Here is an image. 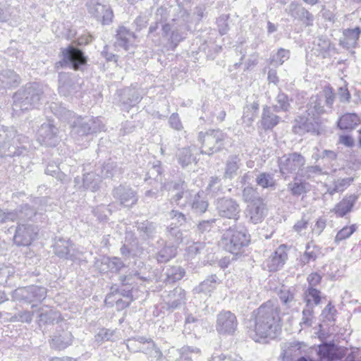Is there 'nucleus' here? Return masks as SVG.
I'll use <instances>...</instances> for the list:
<instances>
[{
  "instance_id": "nucleus-55",
  "label": "nucleus",
  "mask_w": 361,
  "mask_h": 361,
  "mask_svg": "<svg viewBox=\"0 0 361 361\" xmlns=\"http://www.w3.org/2000/svg\"><path fill=\"white\" fill-rule=\"evenodd\" d=\"M242 199L243 202L247 203V204L264 200L263 198L259 196L257 188L252 186H247L243 188L242 191Z\"/></svg>"
},
{
  "instance_id": "nucleus-62",
  "label": "nucleus",
  "mask_w": 361,
  "mask_h": 361,
  "mask_svg": "<svg viewBox=\"0 0 361 361\" xmlns=\"http://www.w3.org/2000/svg\"><path fill=\"white\" fill-rule=\"evenodd\" d=\"M356 228L355 224L343 227L337 233L334 239L335 243L338 244L341 241L348 238L356 231Z\"/></svg>"
},
{
  "instance_id": "nucleus-14",
  "label": "nucleus",
  "mask_w": 361,
  "mask_h": 361,
  "mask_svg": "<svg viewBox=\"0 0 361 361\" xmlns=\"http://www.w3.org/2000/svg\"><path fill=\"white\" fill-rule=\"evenodd\" d=\"M111 195L115 201L123 207H132L138 201L137 190L126 183L115 186L112 189Z\"/></svg>"
},
{
  "instance_id": "nucleus-20",
  "label": "nucleus",
  "mask_w": 361,
  "mask_h": 361,
  "mask_svg": "<svg viewBox=\"0 0 361 361\" xmlns=\"http://www.w3.org/2000/svg\"><path fill=\"white\" fill-rule=\"evenodd\" d=\"M58 128L52 123L47 122L41 125L37 132V141L47 147H55L59 141Z\"/></svg>"
},
{
  "instance_id": "nucleus-46",
  "label": "nucleus",
  "mask_w": 361,
  "mask_h": 361,
  "mask_svg": "<svg viewBox=\"0 0 361 361\" xmlns=\"http://www.w3.org/2000/svg\"><path fill=\"white\" fill-rule=\"evenodd\" d=\"M293 101L291 98H289L288 94L281 91H279L275 98L276 104L271 107L275 113L280 112H289L291 109L290 102Z\"/></svg>"
},
{
  "instance_id": "nucleus-34",
  "label": "nucleus",
  "mask_w": 361,
  "mask_h": 361,
  "mask_svg": "<svg viewBox=\"0 0 361 361\" xmlns=\"http://www.w3.org/2000/svg\"><path fill=\"white\" fill-rule=\"evenodd\" d=\"M21 83L20 76L14 71L7 69L0 73V91L15 88Z\"/></svg>"
},
{
  "instance_id": "nucleus-30",
  "label": "nucleus",
  "mask_w": 361,
  "mask_h": 361,
  "mask_svg": "<svg viewBox=\"0 0 361 361\" xmlns=\"http://www.w3.org/2000/svg\"><path fill=\"white\" fill-rule=\"evenodd\" d=\"M136 276L140 280L143 281H146L149 280V277L145 276L141 274V272L138 271H132L129 275L128 276H122L120 277V280L121 281L122 286L118 289V293L121 294L122 296L128 298V302H123V306L128 307L133 300V294L132 290L130 287H126L129 284L128 281L131 276Z\"/></svg>"
},
{
  "instance_id": "nucleus-37",
  "label": "nucleus",
  "mask_w": 361,
  "mask_h": 361,
  "mask_svg": "<svg viewBox=\"0 0 361 361\" xmlns=\"http://www.w3.org/2000/svg\"><path fill=\"white\" fill-rule=\"evenodd\" d=\"M72 245L73 243L70 240L59 238L54 245V252L59 258L73 259V255L71 253Z\"/></svg>"
},
{
  "instance_id": "nucleus-5",
  "label": "nucleus",
  "mask_w": 361,
  "mask_h": 361,
  "mask_svg": "<svg viewBox=\"0 0 361 361\" xmlns=\"http://www.w3.org/2000/svg\"><path fill=\"white\" fill-rule=\"evenodd\" d=\"M335 94L331 87L325 88L322 92L312 95L306 105L307 116L320 120V116L332 111Z\"/></svg>"
},
{
  "instance_id": "nucleus-1",
  "label": "nucleus",
  "mask_w": 361,
  "mask_h": 361,
  "mask_svg": "<svg viewBox=\"0 0 361 361\" xmlns=\"http://www.w3.org/2000/svg\"><path fill=\"white\" fill-rule=\"evenodd\" d=\"M280 313L279 305L272 300L262 303L252 312L250 322L253 323L252 338L256 342H260V339L273 340L280 335L282 328Z\"/></svg>"
},
{
  "instance_id": "nucleus-45",
  "label": "nucleus",
  "mask_w": 361,
  "mask_h": 361,
  "mask_svg": "<svg viewBox=\"0 0 361 361\" xmlns=\"http://www.w3.org/2000/svg\"><path fill=\"white\" fill-rule=\"evenodd\" d=\"M360 118L355 113L343 114L337 122L338 127L342 130H353L360 123Z\"/></svg>"
},
{
  "instance_id": "nucleus-23",
  "label": "nucleus",
  "mask_w": 361,
  "mask_h": 361,
  "mask_svg": "<svg viewBox=\"0 0 361 361\" xmlns=\"http://www.w3.org/2000/svg\"><path fill=\"white\" fill-rule=\"evenodd\" d=\"M183 201L188 202V207H190L192 213L197 215L205 213L209 207L207 198L203 191L196 193L191 191V196Z\"/></svg>"
},
{
  "instance_id": "nucleus-15",
  "label": "nucleus",
  "mask_w": 361,
  "mask_h": 361,
  "mask_svg": "<svg viewBox=\"0 0 361 361\" xmlns=\"http://www.w3.org/2000/svg\"><path fill=\"white\" fill-rule=\"evenodd\" d=\"M38 233L37 226L20 223L16 228L13 242L17 246H28L35 240Z\"/></svg>"
},
{
  "instance_id": "nucleus-44",
  "label": "nucleus",
  "mask_w": 361,
  "mask_h": 361,
  "mask_svg": "<svg viewBox=\"0 0 361 361\" xmlns=\"http://www.w3.org/2000/svg\"><path fill=\"white\" fill-rule=\"evenodd\" d=\"M295 293L296 290L294 287L282 286L278 292V296L283 306L290 308L296 302Z\"/></svg>"
},
{
  "instance_id": "nucleus-63",
  "label": "nucleus",
  "mask_w": 361,
  "mask_h": 361,
  "mask_svg": "<svg viewBox=\"0 0 361 361\" xmlns=\"http://www.w3.org/2000/svg\"><path fill=\"white\" fill-rule=\"evenodd\" d=\"M216 219H210L208 220L200 221L196 227V232L199 234H204L209 232L215 225Z\"/></svg>"
},
{
  "instance_id": "nucleus-29",
  "label": "nucleus",
  "mask_w": 361,
  "mask_h": 361,
  "mask_svg": "<svg viewBox=\"0 0 361 361\" xmlns=\"http://www.w3.org/2000/svg\"><path fill=\"white\" fill-rule=\"evenodd\" d=\"M101 182L102 176L93 171L83 174L82 178L77 176L74 179L75 185H79L82 183V187L84 189L92 192H96L99 189Z\"/></svg>"
},
{
  "instance_id": "nucleus-33",
  "label": "nucleus",
  "mask_w": 361,
  "mask_h": 361,
  "mask_svg": "<svg viewBox=\"0 0 361 361\" xmlns=\"http://www.w3.org/2000/svg\"><path fill=\"white\" fill-rule=\"evenodd\" d=\"M138 341L142 345L140 352L149 357L156 358L157 361H161L164 357L161 349L157 346L155 342L150 338L145 336H138Z\"/></svg>"
},
{
  "instance_id": "nucleus-35",
  "label": "nucleus",
  "mask_w": 361,
  "mask_h": 361,
  "mask_svg": "<svg viewBox=\"0 0 361 361\" xmlns=\"http://www.w3.org/2000/svg\"><path fill=\"white\" fill-rule=\"evenodd\" d=\"M185 300V292L180 287H176L173 290L169 292L165 297L167 310H174L178 308Z\"/></svg>"
},
{
  "instance_id": "nucleus-10",
  "label": "nucleus",
  "mask_w": 361,
  "mask_h": 361,
  "mask_svg": "<svg viewBox=\"0 0 361 361\" xmlns=\"http://www.w3.org/2000/svg\"><path fill=\"white\" fill-rule=\"evenodd\" d=\"M216 211L219 216L228 219H233L238 223L240 216V206L239 202L230 197L216 198L214 202Z\"/></svg>"
},
{
  "instance_id": "nucleus-19",
  "label": "nucleus",
  "mask_w": 361,
  "mask_h": 361,
  "mask_svg": "<svg viewBox=\"0 0 361 361\" xmlns=\"http://www.w3.org/2000/svg\"><path fill=\"white\" fill-rule=\"evenodd\" d=\"M169 190L176 192L171 197L170 202L181 209L188 208V202L183 201L191 196V191L187 189V184L184 180H178L171 181L169 184Z\"/></svg>"
},
{
  "instance_id": "nucleus-12",
  "label": "nucleus",
  "mask_w": 361,
  "mask_h": 361,
  "mask_svg": "<svg viewBox=\"0 0 361 361\" xmlns=\"http://www.w3.org/2000/svg\"><path fill=\"white\" fill-rule=\"evenodd\" d=\"M47 296V289L42 286H30L16 289L13 298L25 304H31L32 307L36 306L34 302H41Z\"/></svg>"
},
{
  "instance_id": "nucleus-42",
  "label": "nucleus",
  "mask_w": 361,
  "mask_h": 361,
  "mask_svg": "<svg viewBox=\"0 0 361 361\" xmlns=\"http://www.w3.org/2000/svg\"><path fill=\"white\" fill-rule=\"evenodd\" d=\"M300 177V176H295L293 181L287 185L288 191L294 197H299L310 191V183Z\"/></svg>"
},
{
  "instance_id": "nucleus-26",
  "label": "nucleus",
  "mask_w": 361,
  "mask_h": 361,
  "mask_svg": "<svg viewBox=\"0 0 361 361\" xmlns=\"http://www.w3.org/2000/svg\"><path fill=\"white\" fill-rule=\"evenodd\" d=\"M185 274V269L179 266H166L159 277V281L167 284H172L180 281Z\"/></svg>"
},
{
  "instance_id": "nucleus-57",
  "label": "nucleus",
  "mask_w": 361,
  "mask_h": 361,
  "mask_svg": "<svg viewBox=\"0 0 361 361\" xmlns=\"http://www.w3.org/2000/svg\"><path fill=\"white\" fill-rule=\"evenodd\" d=\"M256 183L257 185L262 188H274L276 184L274 175L266 172H262L257 175Z\"/></svg>"
},
{
  "instance_id": "nucleus-50",
  "label": "nucleus",
  "mask_w": 361,
  "mask_h": 361,
  "mask_svg": "<svg viewBox=\"0 0 361 361\" xmlns=\"http://www.w3.org/2000/svg\"><path fill=\"white\" fill-rule=\"evenodd\" d=\"M16 134L17 131L13 127L0 126V153L4 148L11 145Z\"/></svg>"
},
{
  "instance_id": "nucleus-48",
  "label": "nucleus",
  "mask_w": 361,
  "mask_h": 361,
  "mask_svg": "<svg viewBox=\"0 0 361 361\" xmlns=\"http://www.w3.org/2000/svg\"><path fill=\"white\" fill-rule=\"evenodd\" d=\"M135 37V35L130 30L124 26H121L118 28L116 38V43L118 47L123 48L125 50H128L130 45V39Z\"/></svg>"
},
{
  "instance_id": "nucleus-52",
  "label": "nucleus",
  "mask_w": 361,
  "mask_h": 361,
  "mask_svg": "<svg viewBox=\"0 0 361 361\" xmlns=\"http://www.w3.org/2000/svg\"><path fill=\"white\" fill-rule=\"evenodd\" d=\"M321 292L319 290L313 288L308 287L304 293V300L305 305L309 307H313L318 305L321 302Z\"/></svg>"
},
{
  "instance_id": "nucleus-47",
  "label": "nucleus",
  "mask_w": 361,
  "mask_h": 361,
  "mask_svg": "<svg viewBox=\"0 0 361 361\" xmlns=\"http://www.w3.org/2000/svg\"><path fill=\"white\" fill-rule=\"evenodd\" d=\"M192 149V147H182L177 151L176 157L178 162L183 168L188 166L192 162L197 163Z\"/></svg>"
},
{
  "instance_id": "nucleus-4",
  "label": "nucleus",
  "mask_w": 361,
  "mask_h": 361,
  "mask_svg": "<svg viewBox=\"0 0 361 361\" xmlns=\"http://www.w3.org/2000/svg\"><path fill=\"white\" fill-rule=\"evenodd\" d=\"M250 242V235L241 223H235L225 230L220 245L227 252L238 255L243 252Z\"/></svg>"
},
{
  "instance_id": "nucleus-9",
  "label": "nucleus",
  "mask_w": 361,
  "mask_h": 361,
  "mask_svg": "<svg viewBox=\"0 0 361 361\" xmlns=\"http://www.w3.org/2000/svg\"><path fill=\"white\" fill-rule=\"evenodd\" d=\"M278 163L280 173L285 178L293 173L300 176H306L302 171L306 164V159L300 153L286 154L279 159Z\"/></svg>"
},
{
  "instance_id": "nucleus-38",
  "label": "nucleus",
  "mask_w": 361,
  "mask_h": 361,
  "mask_svg": "<svg viewBox=\"0 0 361 361\" xmlns=\"http://www.w3.org/2000/svg\"><path fill=\"white\" fill-rule=\"evenodd\" d=\"M200 349L195 346L184 345L181 348L176 349L171 348L169 350V354L171 357L172 355L176 357V360L192 361L190 356L191 353L200 354Z\"/></svg>"
},
{
  "instance_id": "nucleus-31",
  "label": "nucleus",
  "mask_w": 361,
  "mask_h": 361,
  "mask_svg": "<svg viewBox=\"0 0 361 361\" xmlns=\"http://www.w3.org/2000/svg\"><path fill=\"white\" fill-rule=\"evenodd\" d=\"M135 227L139 234V236L145 240L153 239L160 227L159 225L148 220L135 222Z\"/></svg>"
},
{
  "instance_id": "nucleus-54",
  "label": "nucleus",
  "mask_w": 361,
  "mask_h": 361,
  "mask_svg": "<svg viewBox=\"0 0 361 361\" xmlns=\"http://www.w3.org/2000/svg\"><path fill=\"white\" fill-rule=\"evenodd\" d=\"M290 50L283 48H280L278 49L276 54H272L269 58V64L275 67L281 66L285 61H286L290 58Z\"/></svg>"
},
{
  "instance_id": "nucleus-53",
  "label": "nucleus",
  "mask_w": 361,
  "mask_h": 361,
  "mask_svg": "<svg viewBox=\"0 0 361 361\" xmlns=\"http://www.w3.org/2000/svg\"><path fill=\"white\" fill-rule=\"evenodd\" d=\"M162 169L160 161H154L146 173L145 181L154 180L157 183L162 182Z\"/></svg>"
},
{
  "instance_id": "nucleus-41",
  "label": "nucleus",
  "mask_w": 361,
  "mask_h": 361,
  "mask_svg": "<svg viewBox=\"0 0 361 361\" xmlns=\"http://www.w3.org/2000/svg\"><path fill=\"white\" fill-rule=\"evenodd\" d=\"M49 109L61 121L71 123L75 117V114L67 109L61 103L51 102Z\"/></svg>"
},
{
  "instance_id": "nucleus-58",
  "label": "nucleus",
  "mask_w": 361,
  "mask_h": 361,
  "mask_svg": "<svg viewBox=\"0 0 361 361\" xmlns=\"http://www.w3.org/2000/svg\"><path fill=\"white\" fill-rule=\"evenodd\" d=\"M172 223L166 228V237L174 243L179 244L183 240V233L178 226H173Z\"/></svg>"
},
{
  "instance_id": "nucleus-2",
  "label": "nucleus",
  "mask_w": 361,
  "mask_h": 361,
  "mask_svg": "<svg viewBox=\"0 0 361 361\" xmlns=\"http://www.w3.org/2000/svg\"><path fill=\"white\" fill-rule=\"evenodd\" d=\"M44 90L38 82H27L13 95V114L20 116L22 113L37 108L41 104Z\"/></svg>"
},
{
  "instance_id": "nucleus-59",
  "label": "nucleus",
  "mask_w": 361,
  "mask_h": 361,
  "mask_svg": "<svg viewBox=\"0 0 361 361\" xmlns=\"http://www.w3.org/2000/svg\"><path fill=\"white\" fill-rule=\"evenodd\" d=\"M115 331L109 329L102 328L95 335V341L101 344L105 341H113L114 340Z\"/></svg>"
},
{
  "instance_id": "nucleus-28",
  "label": "nucleus",
  "mask_w": 361,
  "mask_h": 361,
  "mask_svg": "<svg viewBox=\"0 0 361 361\" xmlns=\"http://www.w3.org/2000/svg\"><path fill=\"white\" fill-rule=\"evenodd\" d=\"M357 199L358 196L355 194L347 195L331 209V212L336 214L337 217L343 218L352 212Z\"/></svg>"
},
{
  "instance_id": "nucleus-25",
  "label": "nucleus",
  "mask_w": 361,
  "mask_h": 361,
  "mask_svg": "<svg viewBox=\"0 0 361 361\" xmlns=\"http://www.w3.org/2000/svg\"><path fill=\"white\" fill-rule=\"evenodd\" d=\"M281 121V118L274 114L271 106H263L261 119L259 121V128L264 131L271 130Z\"/></svg>"
},
{
  "instance_id": "nucleus-51",
  "label": "nucleus",
  "mask_w": 361,
  "mask_h": 361,
  "mask_svg": "<svg viewBox=\"0 0 361 361\" xmlns=\"http://www.w3.org/2000/svg\"><path fill=\"white\" fill-rule=\"evenodd\" d=\"M176 254L175 246L165 245L156 253L155 257L159 263H166L175 257Z\"/></svg>"
},
{
  "instance_id": "nucleus-56",
  "label": "nucleus",
  "mask_w": 361,
  "mask_h": 361,
  "mask_svg": "<svg viewBox=\"0 0 361 361\" xmlns=\"http://www.w3.org/2000/svg\"><path fill=\"white\" fill-rule=\"evenodd\" d=\"M207 191L213 196L222 194L224 192V188L221 178L216 176L210 177Z\"/></svg>"
},
{
  "instance_id": "nucleus-3",
  "label": "nucleus",
  "mask_w": 361,
  "mask_h": 361,
  "mask_svg": "<svg viewBox=\"0 0 361 361\" xmlns=\"http://www.w3.org/2000/svg\"><path fill=\"white\" fill-rule=\"evenodd\" d=\"M49 199L46 197H36L31 204L23 203L12 210L13 222L29 224V222H43L47 219L46 215Z\"/></svg>"
},
{
  "instance_id": "nucleus-32",
  "label": "nucleus",
  "mask_w": 361,
  "mask_h": 361,
  "mask_svg": "<svg viewBox=\"0 0 361 361\" xmlns=\"http://www.w3.org/2000/svg\"><path fill=\"white\" fill-rule=\"evenodd\" d=\"M361 35V28L356 27L353 29H345L343 37L339 39V45L344 49H354L357 46V42Z\"/></svg>"
},
{
  "instance_id": "nucleus-21",
  "label": "nucleus",
  "mask_w": 361,
  "mask_h": 361,
  "mask_svg": "<svg viewBox=\"0 0 361 361\" xmlns=\"http://www.w3.org/2000/svg\"><path fill=\"white\" fill-rule=\"evenodd\" d=\"M289 247L282 244L265 260L264 266L269 271H276L281 269L288 259V251Z\"/></svg>"
},
{
  "instance_id": "nucleus-6",
  "label": "nucleus",
  "mask_w": 361,
  "mask_h": 361,
  "mask_svg": "<svg viewBox=\"0 0 361 361\" xmlns=\"http://www.w3.org/2000/svg\"><path fill=\"white\" fill-rule=\"evenodd\" d=\"M71 125L72 135L76 141H80L83 137L99 133L104 128V125L99 117H75Z\"/></svg>"
},
{
  "instance_id": "nucleus-8",
  "label": "nucleus",
  "mask_w": 361,
  "mask_h": 361,
  "mask_svg": "<svg viewBox=\"0 0 361 361\" xmlns=\"http://www.w3.org/2000/svg\"><path fill=\"white\" fill-rule=\"evenodd\" d=\"M226 134L220 129H212L205 133L200 132L198 140L201 142V154L211 156L224 148Z\"/></svg>"
},
{
  "instance_id": "nucleus-17",
  "label": "nucleus",
  "mask_w": 361,
  "mask_h": 361,
  "mask_svg": "<svg viewBox=\"0 0 361 361\" xmlns=\"http://www.w3.org/2000/svg\"><path fill=\"white\" fill-rule=\"evenodd\" d=\"M58 90L60 95L71 97L81 90L80 79L77 78L72 73L61 72L59 73Z\"/></svg>"
},
{
  "instance_id": "nucleus-18",
  "label": "nucleus",
  "mask_w": 361,
  "mask_h": 361,
  "mask_svg": "<svg viewBox=\"0 0 361 361\" xmlns=\"http://www.w3.org/2000/svg\"><path fill=\"white\" fill-rule=\"evenodd\" d=\"M238 324L236 316L231 311L223 310L216 316V330L221 335H233Z\"/></svg>"
},
{
  "instance_id": "nucleus-49",
  "label": "nucleus",
  "mask_w": 361,
  "mask_h": 361,
  "mask_svg": "<svg viewBox=\"0 0 361 361\" xmlns=\"http://www.w3.org/2000/svg\"><path fill=\"white\" fill-rule=\"evenodd\" d=\"M123 173L121 167L116 162L110 160L104 162L101 169V176L104 178L118 176Z\"/></svg>"
},
{
  "instance_id": "nucleus-60",
  "label": "nucleus",
  "mask_w": 361,
  "mask_h": 361,
  "mask_svg": "<svg viewBox=\"0 0 361 361\" xmlns=\"http://www.w3.org/2000/svg\"><path fill=\"white\" fill-rule=\"evenodd\" d=\"M302 317L300 325L303 327H310L312 325L314 319V308L313 307L306 306L302 310Z\"/></svg>"
},
{
  "instance_id": "nucleus-11",
  "label": "nucleus",
  "mask_w": 361,
  "mask_h": 361,
  "mask_svg": "<svg viewBox=\"0 0 361 361\" xmlns=\"http://www.w3.org/2000/svg\"><path fill=\"white\" fill-rule=\"evenodd\" d=\"M88 13L102 25H110L114 18V12L106 0H87Z\"/></svg>"
},
{
  "instance_id": "nucleus-40",
  "label": "nucleus",
  "mask_w": 361,
  "mask_h": 361,
  "mask_svg": "<svg viewBox=\"0 0 361 361\" xmlns=\"http://www.w3.org/2000/svg\"><path fill=\"white\" fill-rule=\"evenodd\" d=\"M241 159L239 154H231L227 158L225 164V171L224 173V179H233L240 169Z\"/></svg>"
},
{
  "instance_id": "nucleus-43",
  "label": "nucleus",
  "mask_w": 361,
  "mask_h": 361,
  "mask_svg": "<svg viewBox=\"0 0 361 361\" xmlns=\"http://www.w3.org/2000/svg\"><path fill=\"white\" fill-rule=\"evenodd\" d=\"M321 253V247L309 242L305 245V251L299 259L300 264L305 266L311 261H315Z\"/></svg>"
},
{
  "instance_id": "nucleus-13",
  "label": "nucleus",
  "mask_w": 361,
  "mask_h": 361,
  "mask_svg": "<svg viewBox=\"0 0 361 361\" xmlns=\"http://www.w3.org/2000/svg\"><path fill=\"white\" fill-rule=\"evenodd\" d=\"M324 131L320 120L311 117L299 116L295 118L293 132L299 135L310 133L314 135H321Z\"/></svg>"
},
{
  "instance_id": "nucleus-22",
  "label": "nucleus",
  "mask_w": 361,
  "mask_h": 361,
  "mask_svg": "<svg viewBox=\"0 0 361 361\" xmlns=\"http://www.w3.org/2000/svg\"><path fill=\"white\" fill-rule=\"evenodd\" d=\"M245 214L248 222L253 224L262 223L267 216V207L264 200L248 204Z\"/></svg>"
},
{
  "instance_id": "nucleus-7",
  "label": "nucleus",
  "mask_w": 361,
  "mask_h": 361,
  "mask_svg": "<svg viewBox=\"0 0 361 361\" xmlns=\"http://www.w3.org/2000/svg\"><path fill=\"white\" fill-rule=\"evenodd\" d=\"M62 59L55 63V68H69L83 71L87 64L88 57L80 49L73 45L61 49Z\"/></svg>"
},
{
  "instance_id": "nucleus-16",
  "label": "nucleus",
  "mask_w": 361,
  "mask_h": 361,
  "mask_svg": "<svg viewBox=\"0 0 361 361\" xmlns=\"http://www.w3.org/2000/svg\"><path fill=\"white\" fill-rule=\"evenodd\" d=\"M73 341V336L71 331H68V325L65 323L56 326L49 343L51 348L62 350L71 345Z\"/></svg>"
},
{
  "instance_id": "nucleus-27",
  "label": "nucleus",
  "mask_w": 361,
  "mask_h": 361,
  "mask_svg": "<svg viewBox=\"0 0 361 361\" xmlns=\"http://www.w3.org/2000/svg\"><path fill=\"white\" fill-rule=\"evenodd\" d=\"M119 101L123 108L128 111L142 99L139 91L135 88L126 87L120 91Z\"/></svg>"
},
{
  "instance_id": "nucleus-36",
  "label": "nucleus",
  "mask_w": 361,
  "mask_h": 361,
  "mask_svg": "<svg viewBox=\"0 0 361 361\" xmlns=\"http://www.w3.org/2000/svg\"><path fill=\"white\" fill-rule=\"evenodd\" d=\"M38 311L39 326L58 324L62 320L60 312L52 307H42Z\"/></svg>"
},
{
  "instance_id": "nucleus-24",
  "label": "nucleus",
  "mask_w": 361,
  "mask_h": 361,
  "mask_svg": "<svg viewBox=\"0 0 361 361\" xmlns=\"http://www.w3.org/2000/svg\"><path fill=\"white\" fill-rule=\"evenodd\" d=\"M162 37L167 39V49L174 51L178 44L184 39L182 33L177 28L173 29L169 23L161 25Z\"/></svg>"
},
{
  "instance_id": "nucleus-61",
  "label": "nucleus",
  "mask_w": 361,
  "mask_h": 361,
  "mask_svg": "<svg viewBox=\"0 0 361 361\" xmlns=\"http://www.w3.org/2000/svg\"><path fill=\"white\" fill-rule=\"evenodd\" d=\"M92 213L100 221H106L111 210L105 204H100L92 209Z\"/></svg>"
},
{
  "instance_id": "nucleus-64",
  "label": "nucleus",
  "mask_w": 361,
  "mask_h": 361,
  "mask_svg": "<svg viewBox=\"0 0 361 361\" xmlns=\"http://www.w3.org/2000/svg\"><path fill=\"white\" fill-rule=\"evenodd\" d=\"M319 355L321 357L333 360L336 358V350L332 345H321L319 348Z\"/></svg>"
},
{
  "instance_id": "nucleus-39",
  "label": "nucleus",
  "mask_w": 361,
  "mask_h": 361,
  "mask_svg": "<svg viewBox=\"0 0 361 361\" xmlns=\"http://www.w3.org/2000/svg\"><path fill=\"white\" fill-rule=\"evenodd\" d=\"M221 281L216 274L208 276L203 281L194 288L195 293L207 294L213 292Z\"/></svg>"
}]
</instances>
